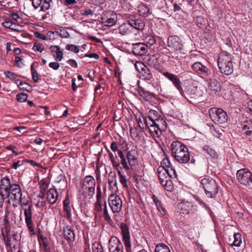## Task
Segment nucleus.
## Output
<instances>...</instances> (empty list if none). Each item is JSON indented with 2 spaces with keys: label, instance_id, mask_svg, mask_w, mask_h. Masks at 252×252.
<instances>
[{
  "label": "nucleus",
  "instance_id": "obj_52",
  "mask_svg": "<svg viewBox=\"0 0 252 252\" xmlns=\"http://www.w3.org/2000/svg\"><path fill=\"white\" fill-rule=\"evenodd\" d=\"M18 236L16 234H14L11 235V236H6V237L3 236V239L4 241L5 245H6V240H10L12 242L14 243H18Z\"/></svg>",
  "mask_w": 252,
  "mask_h": 252
},
{
  "label": "nucleus",
  "instance_id": "obj_64",
  "mask_svg": "<svg viewBox=\"0 0 252 252\" xmlns=\"http://www.w3.org/2000/svg\"><path fill=\"white\" fill-rule=\"evenodd\" d=\"M33 50L34 51H38L39 52H42L44 48L42 47V45H40L37 43H35L32 47Z\"/></svg>",
  "mask_w": 252,
  "mask_h": 252
},
{
  "label": "nucleus",
  "instance_id": "obj_28",
  "mask_svg": "<svg viewBox=\"0 0 252 252\" xmlns=\"http://www.w3.org/2000/svg\"><path fill=\"white\" fill-rule=\"evenodd\" d=\"M146 63L149 66L156 69H158L159 67L158 60L155 55L149 56L146 60Z\"/></svg>",
  "mask_w": 252,
  "mask_h": 252
},
{
  "label": "nucleus",
  "instance_id": "obj_44",
  "mask_svg": "<svg viewBox=\"0 0 252 252\" xmlns=\"http://www.w3.org/2000/svg\"><path fill=\"white\" fill-rule=\"evenodd\" d=\"M41 185L40 187V192L38 195V197L41 199H44L45 196V191L48 188L47 183L44 180L41 181Z\"/></svg>",
  "mask_w": 252,
  "mask_h": 252
},
{
  "label": "nucleus",
  "instance_id": "obj_45",
  "mask_svg": "<svg viewBox=\"0 0 252 252\" xmlns=\"http://www.w3.org/2000/svg\"><path fill=\"white\" fill-rule=\"evenodd\" d=\"M163 172L165 174H167L170 178H176L177 176L176 170L173 168L172 165L165 170H163Z\"/></svg>",
  "mask_w": 252,
  "mask_h": 252
},
{
  "label": "nucleus",
  "instance_id": "obj_49",
  "mask_svg": "<svg viewBox=\"0 0 252 252\" xmlns=\"http://www.w3.org/2000/svg\"><path fill=\"white\" fill-rule=\"evenodd\" d=\"M18 87L22 90L26 91L28 92H31L32 90V87L29 84L21 81Z\"/></svg>",
  "mask_w": 252,
  "mask_h": 252
},
{
  "label": "nucleus",
  "instance_id": "obj_2",
  "mask_svg": "<svg viewBox=\"0 0 252 252\" xmlns=\"http://www.w3.org/2000/svg\"><path fill=\"white\" fill-rule=\"evenodd\" d=\"M95 182L94 178L91 176H87L83 180L81 194H80V204H86L92 198L94 193Z\"/></svg>",
  "mask_w": 252,
  "mask_h": 252
},
{
  "label": "nucleus",
  "instance_id": "obj_42",
  "mask_svg": "<svg viewBox=\"0 0 252 252\" xmlns=\"http://www.w3.org/2000/svg\"><path fill=\"white\" fill-rule=\"evenodd\" d=\"M161 168H158V179L161 185H165L167 183L168 179L164 172L160 170Z\"/></svg>",
  "mask_w": 252,
  "mask_h": 252
},
{
  "label": "nucleus",
  "instance_id": "obj_48",
  "mask_svg": "<svg viewBox=\"0 0 252 252\" xmlns=\"http://www.w3.org/2000/svg\"><path fill=\"white\" fill-rule=\"evenodd\" d=\"M145 43L147 46H150L153 45L156 43L155 37L152 35H148L144 38Z\"/></svg>",
  "mask_w": 252,
  "mask_h": 252
},
{
  "label": "nucleus",
  "instance_id": "obj_31",
  "mask_svg": "<svg viewBox=\"0 0 252 252\" xmlns=\"http://www.w3.org/2000/svg\"><path fill=\"white\" fill-rule=\"evenodd\" d=\"M158 112L154 110H150L149 112V116L144 118V121L152 122L153 123L159 119Z\"/></svg>",
  "mask_w": 252,
  "mask_h": 252
},
{
  "label": "nucleus",
  "instance_id": "obj_37",
  "mask_svg": "<svg viewBox=\"0 0 252 252\" xmlns=\"http://www.w3.org/2000/svg\"><path fill=\"white\" fill-rule=\"evenodd\" d=\"M64 236L68 242L73 241L75 238L74 231L70 228L64 230Z\"/></svg>",
  "mask_w": 252,
  "mask_h": 252
},
{
  "label": "nucleus",
  "instance_id": "obj_54",
  "mask_svg": "<svg viewBox=\"0 0 252 252\" xmlns=\"http://www.w3.org/2000/svg\"><path fill=\"white\" fill-rule=\"evenodd\" d=\"M63 3L69 8H72L77 6V1L76 0H63Z\"/></svg>",
  "mask_w": 252,
  "mask_h": 252
},
{
  "label": "nucleus",
  "instance_id": "obj_61",
  "mask_svg": "<svg viewBox=\"0 0 252 252\" xmlns=\"http://www.w3.org/2000/svg\"><path fill=\"white\" fill-rule=\"evenodd\" d=\"M5 74L7 78L12 80H16L17 75L15 73L7 71L5 72Z\"/></svg>",
  "mask_w": 252,
  "mask_h": 252
},
{
  "label": "nucleus",
  "instance_id": "obj_51",
  "mask_svg": "<svg viewBox=\"0 0 252 252\" xmlns=\"http://www.w3.org/2000/svg\"><path fill=\"white\" fill-rule=\"evenodd\" d=\"M2 25L6 28L11 29L12 30H15L14 28H13V26H16V25L12 22V21L9 19H6L4 22L2 23Z\"/></svg>",
  "mask_w": 252,
  "mask_h": 252
},
{
  "label": "nucleus",
  "instance_id": "obj_47",
  "mask_svg": "<svg viewBox=\"0 0 252 252\" xmlns=\"http://www.w3.org/2000/svg\"><path fill=\"white\" fill-rule=\"evenodd\" d=\"M234 240L232 245V246L240 247L242 242L241 235L239 233H236L234 234Z\"/></svg>",
  "mask_w": 252,
  "mask_h": 252
},
{
  "label": "nucleus",
  "instance_id": "obj_46",
  "mask_svg": "<svg viewBox=\"0 0 252 252\" xmlns=\"http://www.w3.org/2000/svg\"><path fill=\"white\" fill-rule=\"evenodd\" d=\"M118 171V175L120 177V181L123 186L125 188L127 187V181L126 179V176L124 175L120 169H116Z\"/></svg>",
  "mask_w": 252,
  "mask_h": 252
},
{
  "label": "nucleus",
  "instance_id": "obj_22",
  "mask_svg": "<svg viewBox=\"0 0 252 252\" xmlns=\"http://www.w3.org/2000/svg\"><path fill=\"white\" fill-rule=\"evenodd\" d=\"M146 126L149 128V130L151 134L157 138H159L162 134V132L158 129V127L155 123L152 122H147V121H144Z\"/></svg>",
  "mask_w": 252,
  "mask_h": 252
},
{
  "label": "nucleus",
  "instance_id": "obj_50",
  "mask_svg": "<svg viewBox=\"0 0 252 252\" xmlns=\"http://www.w3.org/2000/svg\"><path fill=\"white\" fill-rule=\"evenodd\" d=\"M171 163L167 158H164L161 162V166L158 168H161L160 170L163 171V170H165L166 168L171 166Z\"/></svg>",
  "mask_w": 252,
  "mask_h": 252
},
{
  "label": "nucleus",
  "instance_id": "obj_5",
  "mask_svg": "<svg viewBox=\"0 0 252 252\" xmlns=\"http://www.w3.org/2000/svg\"><path fill=\"white\" fill-rule=\"evenodd\" d=\"M201 186L209 198H215L218 193L219 187L216 181L210 177L204 178L200 181Z\"/></svg>",
  "mask_w": 252,
  "mask_h": 252
},
{
  "label": "nucleus",
  "instance_id": "obj_60",
  "mask_svg": "<svg viewBox=\"0 0 252 252\" xmlns=\"http://www.w3.org/2000/svg\"><path fill=\"white\" fill-rule=\"evenodd\" d=\"M41 245H42L44 250L45 252H51L50 247L49 245V242L47 239L45 241H44L41 243Z\"/></svg>",
  "mask_w": 252,
  "mask_h": 252
},
{
  "label": "nucleus",
  "instance_id": "obj_19",
  "mask_svg": "<svg viewBox=\"0 0 252 252\" xmlns=\"http://www.w3.org/2000/svg\"><path fill=\"white\" fill-rule=\"evenodd\" d=\"M163 75L172 82L174 86L179 91L181 90L182 82L178 76L168 71L163 72Z\"/></svg>",
  "mask_w": 252,
  "mask_h": 252
},
{
  "label": "nucleus",
  "instance_id": "obj_3",
  "mask_svg": "<svg viewBox=\"0 0 252 252\" xmlns=\"http://www.w3.org/2000/svg\"><path fill=\"white\" fill-rule=\"evenodd\" d=\"M218 66L222 74L229 75L233 72L231 55L226 52H221L218 59Z\"/></svg>",
  "mask_w": 252,
  "mask_h": 252
},
{
  "label": "nucleus",
  "instance_id": "obj_16",
  "mask_svg": "<svg viewBox=\"0 0 252 252\" xmlns=\"http://www.w3.org/2000/svg\"><path fill=\"white\" fill-rule=\"evenodd\" d=\"M131 29H135L138 31H141L144 29L145 27V22L144 20L139 17L134 16L130 17L127 20Z\"/></svg>",
  "mask_w": 252,
  "mask_h": 252
},
{
  "label": "nucleus",
  "instance_id": "obj_35",
  "mask_svg": "<svg viewBox=\"0 0 252 252\" xmlns=\"http://www.w3.org/2000/svg\"><path fill=\"white\" fill-rule=\"evenodd\" d=\"M194 20L195 24L200 28L205 27L207 24V21L205 18L201 16L196 17Z\"/></svg>",
  "mask_w": 252,
  "mask_h": 252
},
{
  "label": "nucleus",
  "instance_id": "obj_14",
  "mask_svg": "<svg viewBox=\"0 0 252 252\" xmlns=\"http://www.w3.org/2000/svg\"><path fill=\"white\" fill-rule=\"evenodd\" d=\"M109 252H124V247L121 241L116 236H112L108 242Z\"/></svg>",
  "mask_w": 252,
  "mask_h": 252
},
{
  "label": "nucleus",
  "instance_id": "obj_6",
  "mask_svg": "<svg viewBox=\"0 0 252 252\" xmlns=\"http://www.w3.org/2000/svg\"><path fill=\"white\" fill-rule=\"evenodd\" d=\"M118 155L121 159L120 163L122 166V168L127 171L132 169L133 167L135 166L136 158L133 151L127 152L126 157L123 151L119 150Z\"/></svg>",
  "mask_w": 252,
  "mask_h": 252
},
{
  "label": "nucleus",
  "instance_id": "obj_9",
  "mask_svg": "<svg viewBox=\"0 0 252 252\" xmlns=\"http://www.w3.org/2000/svg\"><path fill=\"white\" fill-rule=\"evenodd\" d=\"M236 178L242 185L250 187L252 185V173L246 168H242L237 171Z\"/></svg>",
  "mask_w": 252,
  "mask_h": 252
},
{
  "label": "nucleus",
  "instance_id": "obj_17",
  "mask_svg": "<svg viewBox=\"0 0 252 252\" xmlns=\"http://www.w3.org/2000/svg\"><path fill=\"white\" fill-rule=\"evenodd\" d=\"M132 53L135 56H142L148 51L147 45L144 43L138 42L132 44Z\"/></svg>",
  "mask_w": 252,
  "mask_h": 252
},
{
  "label": "nucleus",
  "instance_id": "obj_63",
  "mask_svg": "<svg viewBox=\"0 0 252 252\" xmlns=\"http://www.w3.org/2000/svg\"><path fill=\"white\" fill-rule=\"evenodd\" d=\"M194 198L198 202L199 204L202 207L204 208L206 210H209V208L207 206V205L199 198L197 196H194Z\"/></svg>",
  "mask_w": 252,
  "mask_h": 252
},
{
  "label": "nucleus",
  "instance_id": "obj_40",
  "mask_svg": "<svg viewBox=\"0 0 252 252\" xmlns=\"http://www.w3.org/2000/svg\"><path fill=\"white\" fill-rule=\"evenodd\" d=\"M152 199L153 201L156 204L157 208L158 211L160 212L162 215H164L165 209L162 207L161 202L157 198V197L155 195H153L152 196Z\"/></svg>",
  "mask_w": 252,
  "mask_h": 252
},
{
  "label": "nucleus",
  "instance_id": "obj_20",
  "mask_svg": "<svg viewBox=\"0 0 252 252\" xmlns=\"http://www.w3.org/2000/svg\"><path fill=\"white\" fill-rule=\"evenodd\" d=\"M80 12L81 15L88 17L93 16L94 13V7L88 2H80Z\"/></svg>",
  "mask_w": 252,
  "mask_h": 252
},
{
  "label": "nucleus",
  "instance_id": "obj_25",
  "mask_svg": "<svg viewBox=\"0 0 252 252\" xmlns=\"http://www.w3.org/2000/svg\"><path fill=\"white\" fill-rule=\"evenodd\" d=\"M242 130L244 133L252 139V120H247L244 121Z\"/></svg>",
  "mask_w": 252,
  "mask_h": 252
},
{
  "label": "nucleus",
  "instance_id": "obj_58",
  "mask_svg": "<svg viewBox=\"0 0 252 252\" xmlns=\"http://www.w3.org/2000/svg\"><path fill=\"white\" fill-rule=\"evenodd\" d=\"M27 94L25 93H22L17 95V99L18 101L24 102L27 99Z\"/></svg>",
  "mask_w": 252,
  "mask_h": 252
},
{
  "label": "nucleus",
  "instance_id": "obj_57",
  "mask_svg": "<svg viewBox=\"0 0 252 252\" xmlns=\"http://www.w3.org/2000/svg\"><path fill=\"white\" fill-rule=\"evenodd\" d=\"M84 57H89L90 58H94L95 59H98L99 58V56L95 53L80 54V58H83Z\"/></svg>",
  "mask_w": 252,
  "mask_h": 252
},
{
  "label": "nucleus",
  "instance_id": "obj_10",
  "mask_svg": "<svg viewBox=\"0 0 252 252\" xmlns=\"http://www.w3.org/2000/svg\"><path fill=\"white\" fill-rule=\"evenodd\" d=\"M6 197H11L12 199L17 201L21 199L22 195L21 189L19 185L13 184L10 185L8 190L5 191Z\"/></svg>",
  "mask_w": 252,
  "mask_h": 252
},
{
  "label": "nucleus",
  "instance_id": "obj_23",
  "mask_svg": "<svg viewBox=\"0 0 252 252\" xmlns=\"http://www.w3.org/2000/svg\"><path fill=\"white\" fill-rule=\"evenodd\" d=\"M178 208L183 214H189L193 211V205L189 202H181L178 204Z\"/></svg>",
  "mask_w": 252,
  "mask_h": 252
},
{
  "label": "nucleus",
  "instance_id": "obj_62",
  "mask_svg": "<svg viewBox=\"0 0 252 252\" xmlns=\"http://www.w3.org/2000/svg\"><path fill=\"white\" fill-rule=\"evenodd\" d=\"M66 49L75 53H78L79 52L78 47L72 44L66 45Z\"/></svg>",
  "mask_w": 252,
  "mask_h": 252
},
{
  "label": "nucleus",
  "instance_id": "obj_18",
  "mask_svg": "<svg viewBox=\"0 0 252 252\" xmlns=\"http://www.w3.org/2000/svg\"><path fill=\"white\" fill-rule=\"evenodd\" d=\"M52 0H32V4L35 9L40 6V10L46 11L50 7Z\"/></svg>",
  "mask_w": 252,
  "mask_h": 252
},
{
  "label": "nucleus",
  "instance_id": "obj_30",
  "mask_svg": "<svg viewBox=\"0 0 252 252\" xmlns=\"http://www.w3.org/2000/svg\"><path fill=\"white\" fill-rule=\"evenodd\" d=\"M11 185L10 179L7 177H5L2 178L0 180V190L1 192L7 191L8 190V189Z\"/></svg>",
  "mask_w": 252,
  "mask_h": 252
},
{
  "label": "nucleus",
  "instance_id": "obj_59",
  "mask_svg": "<svg viewBox=\"0 0 252 252\" xmlns=\"http://www.w3.org/2000/svg\"><path fill=\"white\" fill-rule=\"evenodd\" d=\"M103 201H96L94 204V211L95 212H100L102 211Z\"/></svg>",
  "mask_w": 252,
  "mask_h": 252
},
{
  "label": "nucleus",
  "instance_id": "obj_7",
  "mask_svg": "<svg viewBox=\"0 0 252 252\" xmlns=\"http://www.w3.org/2000/svg\"><path fill=\"white\" fill-rule=\"evenodd\" d=\"M209 115L213 121L220 124L226 123L228 119L227 113L221 108H211L209 110Z\"/></svg>",
  "mask_w": 252,
  "mask_h": 252
},
{
  "label": "nucleus",
  "instance_id": "obj_1",
  "mask_svg": "<svg viewBox=\"0 0 252 252\" xmlns=\"http://www.w3.org/2000/svg\"><path fill=\"white\" fill-rule=\"evenodd\" d=\"M172 155L175 159L180 163H187L190 160L188 148L182 142L175 141L171 145Z\"/></svg>",
  "mask_w": 252,
  "mask_h": 252
},
{
  "label": "nucleus",
  "instance_id": "obj_24",
  "mask_svg": "<svg viewBox=\"0 0 252 252\" xmlns=\"http://www.w3.org/2000/svg\"><path fill=\"white\" fill-rule=\"evenodd\" d=\"M138 12L140 16L144 17H147L152 14V11L150 5L146 4H141L138 7Z\"/></svg>",
  "mask_w": 252,
  "mask_h": 252
},
{
  "label": "nucleus",
  "instance_id": "obj_15",
  "mask_svg": "<svg viewBox=\"0 0 252 252\" xmlns=\"http://www.w3.org/2000/svg\"><path fill=\"white\" fill-rule=\"evenodd\" d=\"M101 22L105 26L111 27L117 21V15L112 11H106L101 16Z\"/></svg>",
  "mask_w": 252,
  "mask_h": 252
},
{
  "label": "nucleus",
  "instance_id": "obj_13",
  "mask_svg": "<svg viewBox=\"0 0 252 252\" xmlns=\"http://www.w3.org/2000/svg\"><path fill=\"white\" fill-rule=\"evenodd\" d=\"M108 202L113 213H118L122 209V201L120 197L116 194H112L109 196Z\"/></svg>",
  "mask_w": 252,
  "mask_h": 252
},
{
  "label": "nucleus",
  "instance_id": "obj_12",
  "mask_svg": "<svg viewBox=\"0 0 252 252\" xmlns=\"http://www.w3.org/2000/svg\"><path fill=\"white\" fill-rule=\"evenodd\" d=\"M120 227L121 230L123 240L125 243L126 250L127 252H131L129 228L128 226L124 222L121 223Z\"/></svg>",
  "mask_w": 252,
  "mask_h": 252
},
{
  "label": "nucleus",
  "instance_id": "obj_41",
  "mask_svg": "<svg viewBox=\"0 0 252 252\" xmlns=\"http://www.w3.org/2000/svg\"><path fill=\"white\" fill-rule=\"evenodd\" d=\"M108 155L110 158V160L112 163V165L115 169H120L122 170V167L120 166V162H118L116 160L115 158L113 155L112 153L110 151H108Z\"/></svg>",
  "mask_w": 252,
  "mask_h": 252
},
{
  "label": "nucleus",
  "instance_id": "obj_21",
  "mask_svg": "<svg viewBox=\"0 0 252 252\" xmlns=\"http://www.w3.org/2000/svg\"><path fill=\"white\" fill-rule=\"evenodd\" d=\"M195 88L192 86H188L185 88L184 90L181 87V90H179V92L180 94L186 99L189 100V98H192L195 94Z\"/></svg>",
  "mask_w": 252,
  "mask_h": 252
},
{
  "label": "nucleus",
  "instance_id": "obj_39",
  "mask_svg": "<svg viewBox=\"0 0 252 252\" xmlns=\"http://www.w3.org/2000/svg\"><path fill=\"white\" fill-rule=\"evenodd\" d=\"M6 246L9 247L11 252H20L18 243H14L10 240H6Z\"/></svg>",
  "mask_w": 252,
  "mask_h": 252
},
{
  "label": "nucleus",
  "instance_id": "obj_34",
  "mask_svg": "<svg viewBox=\"0 0 252 252\" xmlns=\"http://www.w3.org/2000/svg\"><path fill=\"white\" fill-rule=\"evenodd\" d=\"M208 88L212 91L215 93L218 92L220 91V84L214 79H210L209 82Z\"/></svg>",
  "mask_w": 252,
  "mask_h": 252
},
{
  "label": "nucleus",
  "instance_id": "obj_33",
  "mask_svg": "<svg viewBox=\"0 0 252 252\" xmlns=\"http://www.w3.org/2000/svg\"><path fill=\"white\" fill-rule=\"evenodd\" d=\"M119 32L122 35H126L129 33L131 28L128 22L122 24L119 28Z\"/></svg>",
  "mask_w": 252,
  "mask_h": 252
},
{
  "label": "nucleus",
  "instance_id": "obj_38",
  "mask_svg": "<svg viewBox=\"0 0 252 252\" xmlns=\"http://www.w3.org/2000/svg\"><path fill=\"white\" fill-rule=\"evenodd\" d=\"M138 92L140 96L144 98L147 100L151 99L153 96L152 93L148 91L145 90L142 87L139 88Z\"/></svg>",
  "mask_w": 252,
  "mask_h": 252
},
{
  "label": "nucleus",
  "instance_id": "obj_27",
  "mask_svg": "<svg viewBox=\"0 0 252 252\" xmlns=\"http://www.w3.org/2000/svg\"><path fill=\"white\" fill-rule=\"evenodd\" d=\"M140 78L147 81L149 84L152 83V80H153V75L149 69L143 67L142 68Z\"/></svg>",
  "mask_w": 252,
  "mask_h": 252
},
{
  "label": "nucleus",
  "instance_id": "obj_26",
  "mask_svg": "<svg viewBox=\"0 0 252 252\" xmlns=\"http://www.w3.org/2000/svg\"><path fill=\"white\" fill-rule=\"evenodd\" d=\"M47 199L51 204L55 203L57 200L58 192L56 189L51 188L47 192Z\"/></svg>",
  "mask_w": 252,
  "mask_h": 252
},
{
  "label": "nucleus",
  "instance_id": "obj_32",
  "mask_svg": "<svg viewBox=\"0 0 252 252\" xmlns=\"http://www.w3.org/2000/svg\"><path fill=\"white\" fill-rule=\"evenodd\" d=\"M155 125L158 127V129L162 132V131H165L167 127V123L165 120L159 116V119L155 122Z\"/></svg>",
  "mask_w": 252,
  "mask_h": 252
},
{
  "label": "nucleus",
  "instance_id": "obj_4",
  "mask_svg": "<svg viewBox=\"0 0 252 252\" xmlns=\"http://www.w3.org/2000/svg\"><path fill=\"white\" fill-rule=\"evenodd\" d=\"M197 56L195 54H191L186 56L184 58L187 63L194 62L191 65L192 70L203 78H207L211 74L210 69L202 63L195 61Z\"/></svg>",
  "mask_w": 252,
  "mask_h": 252
},
{
  "label": "nucleus",
  "instance_id": "obj_43",
  "mask_svg": "<svg viewBox=\"0 0 252 252\" xmlns=\"http://www.w3.org/2000/svg\"><path fill=\"white\" fill-rule=\"evenodd\" d=\"M155 252H171L168 246L164 244L159 243L156 246Z\"/></svg>",
  "mask_w": 252,
  "mask_h": 252
},
{
  "label": "nucleus",
  "instance_id": "obj_53",
  "mask_svg": "<svg viewBox=\"0 0 252 252\" xmlns=\"http://www.w3.org/2000/svg\"><path fill=\"white\" fill-rule=\"evenodd\" d=\"M93 252H104L102 246L97 242H95L92 246Z\"/></svg>",
  "mask_w": 252,
  "mask_h": 252
},
{
  "label": "nucleus",
  "instance_id": "obj_11",
  "mask_svg": "<svg viewBox=\"0 0 252 252\" xmlns=\"http://www.w3.org/2000/svg\"><path fill=\"white\" fill-rule=\"evenodd\" d=\"M32 205H28V208L24 209V215L25 217V222L31 235H34L35 234L34 230V225L32 220Z\"/></svg>",
  "mask_w": 252,
  "mask_h": 252
},
{
  "label": "nucleus",
  "instance_id": "obj_55",
  "mask_svg": "<svg viewBox=\"0 0 252 252\" xmlns=\"http://www.w3.org/2000/svg\"><path fill=\"white\" fill-rule=\"evenodd\" d=\"M56 34L63 38H66L69 36L68 32L64 29H60L56 31Z\"/></svg>",
  "mask_w": 252,
  "mask_h": 252
},
{
  "label": "nucleus",
  "instance_id": "obj_8",
  "mask_svg": "<svg viewBox=\"0 0 252 252\" xmlns=\"http://www.w3.org/2000/svg\"><path fill=\"white\" fill-rule=\"evenodd\" d=\"M168 51L172 52L180 51L182 52L185 50V46L181 38L178 36H170L167 41Z\"/></svg>",
  "mask_w": 252,
  "mask_h": 252
},
{
  "label": "nucleus",
  "instance_id": "obj_56",
  "mask_svg": "<svg viewBox=\"0 0 252 252\" xmlns=\"http://www.w3.org/2000/svg\"><path fill=\"white\" fill-rule=\"evenodd\" d=\"M105 204V207L104 208V212H103V216L105 220L108 222L109 223H111L112 222V220L110 217V216L109 215L106 206V202H104Z\"/></svg>",
  "mask_w": 252,
  "mask_h": 252
},
{
  "label": "nucleus",
  "instance_id": "obj_36",
  "mask_svg": "<svg viewBox=\"0 0 252 252\" xmlns=\"http://www.w3.org/2000/svg\"><path fill=\"white\" fill-rule=\"evenodd\" d=\"M203 150L205 152V153L209 155L211 158L214 159H217L219 157L218 153L208 146H205L203 148Z\"/></svg>",
  "mask_w": 252,
  "mask_h": 252
},
{
  "label": "nucleus",
  "instance_id": "obj_29",
  "mask_svg": "<svg viewBox=\"0 0 252 252\" xmlns=\"http://www.w3.org/2000/svg\"><path fill=\"white\" fill-rule=\"evenodd\" d=\"M108 184L110 188L116 187L118 189L116 173L115 171H111L108 175Z\"/></svg>",
  "mask_w": 252,
  "mask_h": 252
}]
</instances>
